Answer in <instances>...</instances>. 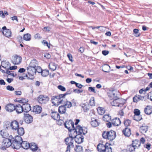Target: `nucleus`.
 <instances>
[{"label": "nucleus", "instance_id": "obj_1", "mask_svg": "<svg viewBox=\"0 0 152 152\" xmlns=\"http://www.w3.org/2000/svg\"><path fill=\"white\" fill-rule=\"evenodd\" d=\"M65 127L71 132L69 135L72 134L73 135H76V129L74 127V123L72 120L66 121L64 123ZM69 136V137L70 138Z\"/></svg>", "mask_w": 152, "mask_h": 152}, {"label": "nucleus", "instance_id": "obj_2", "mask_svg": "<svg viewBox=\"0 0 152 152\" xmlns=\"http://www.w3.org/2000/svg\"><path fill=\"white\" fill-rule=\"evenodd\" d=\"M70 138H67L65 140L66 144L68 145L67 147V149L66 151V152H70V148L73 147V139H75V141L76 142L75 138H76V135H73L72 134L70 135Z\"/></svg>", "mask_w": 152, "mask_h": 152}, {"label": "nucleus", "instance_id": "obj_3", "mask_svg": "<svg viewBox=\"0 0 152 152\" xmlns=\"http://www.w3.org/2000/svg\"><path fill=\"white\" fill-rule=\"evenodd\" d=\"M102 136L104 139L113 140L115 137L116 133L114 131L112 130L110 131H104L102 134Z\"/></svg>", "mask_w": 152, "mask_h": 152}, {"label": "nucleus", "instance_id": "obj_4", "mask_svg": "<svg viewBox=\"0 0 152 152\" xmlns=\"http://www.w3.org/2000/svg\"><path fill=\"white\" fill-rule=\"evenodd\" d=\"M107 95L111 100H114L118 98L120 94L118 91L115 90H112L108 91L107 92Z\"/></svg>", "mask_w": 152, "mask_h": 152}, {"label": "nucleus", "instance_id": "obj_5", "mask_svg": "<svg viewBox=\"0 0 152 152\" xmlns=\"http://www.w3.org/2000/svg\"><path fill=\"white\" fill-rule=\"evenodd\" d=\"M11 139L12 141V145L14 146V148H15L16 146H21V144L23 141L22 138L21 137L16 136L14 138L12 136Z\"/></svg>", "mask_w": 152, "mask_h": 152}, {"label": "nucleus", "instance_id": "obj_6", "mask_svg": "<svg viewBox=\"0 0 152 152\" xmlns=\"http://www.w3.org/2000/svg\"><path fill=\"white\" fill-rule=\"evenodd\" d=\"M12 135L9 137V138L4 139L2 142V145L4 146L2 147L3 149H5V147L8 148L11 145H12V140L11 139Z\"/></svg>", "mask_w": 152, "mask_h": 152}, {"label": "nucleus", "instance_id": "obj_7", "mask_svg": "<svg viewBox=\"0 0 152 152\" xmlns=\"http://www.w3.org/2000/svg\"><path fill=\"white\" fill-rule=\"evenodd\" d=\"M124 99L119 97L117 99L113 100V101L111 102V104L112 106L121 107L124 105Z\"/></svg>", "mask_w": 152, "mask_h": 152}, {"label": "nucleus", "instance_id": "obj_8", "mask_svg": "<svg viewBox=\"0 0 152 152\" xmlns=\"http://www.w3.org/2000/svg\"><path fill=\"white\" fill-rule=\"evenodd\" d=\"M48 97L46 95H40L37 98V100L39 103L42 104H46L49 100Z\"/></svg>", "mask_w": 152, "mask_h": 152}, {"label": "nucleus", "instance_id": "obj_9", "mask_svg": "<svg viewBox=\"0 0 152 152\" xmlns=\"http://www.w3.org/2000/svg\"><path fill=\"white\" fill-rule=\"evenodd\" d=\"M22 58L19 56L15 55L12 57L11 62L15 65H18L21 62Z\"/></svg>", "mask_w": 152, "mask_h": 152}, {"label": "nucleus", "instance_id": "obj_10", "mask_svg": "<svg viewBox=\"0 0 152 152\" xmlns=\"http://www.w3.org/2000/svg\"><path fill=\"white\" fill-rule=\"evenodd\" d=\"M78 130L77 133H78V134L85 135L87 132V129L85 127H82L79 125L77 126V130Z\"/></svg>", "mask_w": 152, "mask_h": 152}, {"label": "nucleus", "instance_id": "obj_11", "mask_svg": "<svg viewBox=\"0 0 152 152\" xmlns=\"http://www.w3.org/2000/svg\"><path fill=\"white\" fill-rule=\"evenodd\" d=\"M65 94H61L57 96L58 99V105L61 104H64L66 99L65 98Z\"/></svg>", "mask_w": 152, "mask_h": 152}, {"label": "nucleus", "instance_id": "obj_12", "mask_svg": "<svg viewBox=\"0 0 152 152\" xmlns=\"http://www.w3.org/2000/svg\"><path fill=\"white\" fill-rule=\"evenodd\" d=\"M108 144L106 143L105 145L101 143H99L97 145V149L98 151L99 152H104Z\"/></svg>", "mask_w": 152, "mask_h": 152}, {"label": "nucleus", "instance_id": "obj_13", "mask_svg": "<svg viewBox=\"0 0 152 152\" xmlns=\"http://www.w3.org/2000/svg\"><path fill=\"white\" fill-rule=\"evenodd\" d=\"M10 125L12 130L13 131L16 130L19 127L18 123L16 121H12Z\"/></svg>", "mask_w": 152, "mask_h": 152}, {"label": "nucleus", "instance_id": "obj_14", "mask_svg": "<svg viewBox=\"0 0 152 152\" xmlns=\"http://www.w3.org/2000/svg\"><path fill=\"white\" fill-rule=\"evenodd\" d=\"M24 119L26 123L29 124L32 122L33 117L29 114H25L24 117Z\"/></svg>", "mask_w": 152, "mask_h": 152}, {"label": "nucleus", "instance_id": "obj_15", "mask_svg": "<svg viewBox=\"0 0 152 152\" xmlns=\"http://www.w3.org/2000/svg\"><path fill=\"white\" fill-rule=\"evenodd\" d=\"M145 99V96L139 95H136L133 98V102H137L140 101H143Z\"/></svg>", "mask_w": 152, "mask_h": 152}, {"label": "nucleus", "instance_id": "obj_16", "mask_svg": "<svg viewBox=\"0 0 152 152\" xmlns=\"http://www.w3.org/2000/svg\"><path fill=\"white\" fill-rule=\"evenodd\" d=\"M15 106L12 104H8L6 105L5 109L7 111L9 112H11L15 110Z\"/></svg>", "mask_w": 152, "mask_h": 152}, {"label": "nucleus", "instance_id": "obj_17", "mask_svg": "<svg viewBox=\"0 0 152 152\" xmlns=\"http://www.w3.org/2000/svg\"><path fill=\"white\" fill-rule=\"evenodd\" d=\"M26 70L28 75L31 76H34L36 74L35 68L28 67Z\"/></svg>", "mask_w": 152, "mask_h": 152}, {"label": "nucleus", "instance_id": "obj_18", "mask_svg": "<svg viewBox=\"0 0 152 152\" xmlns=\"http://www.w3.org/2000/svg\"><path fill=\"white\" fill-rule=\"evenodd\" d=\"M50 114L52 118L55 120H59L60 118V116L59 115L57 112H55L53 111Z\"/></svg>", "mask_w": 152, "mask_h": 152}, {"label": "nucleus", "instance_id": "obj_19", "mask_svg": "<svg viewBox=\"0 0 152 152\" xmlns=\"http://www.w3.org/2000/svg\"><path fill=\"white\" fill-rule=\"evenodd\" d=\"M80 106L82 107V110L84 112H87L89 109V105L88 103L81 104Z\"/></svg>", "mask_w": 152, "mask_h": 152}, {"label": "nucleus", "instance_id": "obj_20", "mask_svg": "<svg viewBox=\"0 0 152 152\" xmlns=\"http://www.w3.org/2000/svg\"><path fill=\"white\" fill-rule=\"evenodd\" d=\"M42 107L38 105H36L34 106L33 108V112L35 113H40L42 111Z\"/></svg>", "mask_w": 152, "mask_h": 152}, {"label": "nucleus", "instance_id": "obj_21", "mask_svg": "<svg viewBox=\"0 0 152 152\" xmlns=\"http://www.w3.org/2000/svg\"><path fill=\"white\" fill-rule=\"evenodd\" d=\"M123 133L126 137H129L131 134V131L130 129L126 127L122 131Z\"/></svg>", "mask_w": 152, "mask_h": 152}, {"label": "nucleus", "instance_id": "obj_22", "mask_svg": "<svg viewBox=\"0 0 152 152\" xmlns=\"http://www.w3.org/2000/svg\"><path fill=\"white\" fill-rule=\"evenodd\" d=\"M22 106L23 111L25 112H28L31 110V107L30 104L28 103L23 104Z\"/></svg>", "mask_w": 152, "mask_h": 152}, {"label": "nucleus", "instance_id": "obj_23", "mask_svg": "<svg viewBox=\"0 0 152 152\" xmlns=\"http://www.w3.org/2000/svg\"><path fill=\"white\" fill-rule=\"evenodd\" d=\"M23 109L22 106L20 104L16 105L15 106V110H16V112L18 114L20 113L23 111Z\"/></svg>", "mask_w": 152, "mask_h": 152}, {"label": "nucleus", "instance_id": "obj_24", "mask_svg": "<svg viewBox=\"0 0 152 152\" xmlns=\"http://www.w3.org/2000/svg\"><path fill=\"white\" fill-rule=\"evenodd\" d=\"M144 111L147 115L151 114L152 113V107L151 106H147L144 109Z\"/></svg>", "mask_w": 152, "mask_h": 152}, {"label": "nucleus", "instance_id": "obj_25", "mask_svg": "<svg viewBox=\"0 0 152 152\" xmlns=\"http://www.w3.org/2000/svg\"><path fill=\"white\" fill-rule=\"evenodd\" d=\"M113 125L115 126H118L121 123V121L119 118H115L113 119L112 121Z\"/></svg>", "mask_w": 152, "mask_h": 152}, {"label": "nucleus", "instance_id": "obj_26", "mask_svg": "<svg viewBox=\"0 0 152 152\" xmlns=\"http://www.w3.org/2000/svg\"><path fill=\"white\" fill-rule=\"evenodd\" d=\"M38 66V61L35 59L32 60L29 65L28 67L36 68Z\"/></svg>", "mask_w": 152, "mask_h": 152}, {"label": "nucleus", "instance_id": "obj_27", "mask_svg": "<svg viewBox=\"0 0 152 152\" xmlns=\"http://www.w3.org/2000/svg\"><path fill=\"white\" fill-rule=\"evenodd\" d=\"M0 134L1 136L4 139L9 138V134L5 130H2L0 131Z\"/></svg>", "mask_w": 152, "mask_h": 152}, {"label": "nucleus", "instance_id": "obj_28", "mask_svg": "<svg viewBox=\"0 0 152 152\" xmlns=\"http://www.w3.org/2000/svg\"><path fill=\"white\" fill-rule=\"evenodd\" d=\"M21 146L24 149H27L30 147V144L27 141H22L21 144Z\"/></svg>", "mask_w": 152, "mask_h": 152}, {"label": "nucleus", "instance_id": "obj_29", "mask_svg": "<svg viewBox=\"0 0 152 152\" xmlns=\"http://www.w3.org/2000/svg\"><path fill=\"white\" fill-rule=\"evenodd\" d=\"M1 64L2 66L8 70L9 69L10 66H11V64L9 62L6 61H2Z\"/></svg>", "mask_w": 152, "mask_h": 152}, {"label": "nucleus", "instance_id": "obj_30", "mask_svg": "<svg viewBox=\"0 0 152 152\" xmlns=\"http://www.w3.org/2000/svg\"><path fill=\"white\" fill-rule=\"evenodd\" d=\"M77 143L80 144L83 142L84 137L83 136L77 134Z\"/></svg>", "mask_w": 152, "mask_h": 152}, {"label": "nucleus", "instance_id": "obj_31", "mask_svg": "<svg viewBox=\"0 0 152 152\" xmlns=\"http://www.w3.org/2000/svg\"><path fill=\"white\" fill-rule=\"evenodd\" d=\"M102 69L103 71L106 72H110V67L108 64H104L102 66Z\"/></svg>", "mask_w": 152, "mask_h": 152}, {"label": "nucleus", "instance_id": "obj_32", "mask_svg": "<svg viewBox=\"0 0 152 152\" xmlns=\"http://www.w3.org/2000/svg\"><path fill=\"white\" fill-rule=\"evenodd\" d=\"M91 120V124L93 127H95L99 126V123L96 119L93 118Z\"/></svg>", "mask_w": 152, "mask_h": 152}, {"label": "nucleus", "instance_id": "obj_33", "mask_svg": "<svg viewBox=\"0 0 152 152\" xmlns=\"http://www.w3.org/2000/svg\"><path fill=\"white\" fill-rule=\"evenodd\" d=\"M132 144L136 148H138L140 147L141 143L140 142L139 140H133L132 141Z\"/></svg>", "mask_w": 152, "mask_h": 152}, {"label": "nucleus", "instance_id": "obj_34", "mask_svg": "<svg viewBox=\"0 0 152 152\" xmlns=\"http://www.w3.org/2000/svg\"><path fill=\"white\" fill-rule=\"evenodd\" d=\"M66 111V109L65 106L61 105L59 107L58 112L61 114H64Z\"/></svg>", "mask_w": 152, "mask_h": 152}, {"label": "nucleus", "instance_id": "obj_35", "mask_svg": "<svg viewBox=\"0 0 152 152\" xmlns=\"http://www.w3.org/2000/svg\"><path fill=\"white\" fill-rule=\"evenodd\" d=\"M57 65L55 63L53 62L50 63L49 65V68L52 71H54L57 68Z\"/></svg>", "mask_w": 152, "mask_h": 152}, {"label": "nucleus", "instance_id": "obj_36", "mask_svg": "<svg viewBox=\"0 0 152 152\" xmlns=\"http://www.w3.org/2000/svg\"><path fill=\"white\" fill-rule=\"evenodd\" d=\"M148 129V127L147 126H142L140 128V131L141 133L143 134L147 132Z\"/></svg>", "mask_w": 152, "mask_h": 152}, {"label": "nucleus", "instance_id": "obj_37", "mask_svg": "<svg viewBox=\"0 0 152 152\" xmlns=\"http://www.w3.org/2000/svg\"><path fill=\"white\" fill-rule=\"evenodd\" d=\"M32 151H37L38 149L37 146L36 145V143L32 142L30 144V148Z\"/></svg>", "mask_w": 152, "mask_h": 152}, {"label": "nucleus", "instance_id": "obj_38", "mask_svg": "<svg viewBox=\"0 0 152 152\" xmlns=\"http://www.w3.org/2000/svg\"><path fill=\"white\" fill-rule=\"evenodd\" d=\"M16 130L18 134L20 136H22L25 133L23 127H19Z\"/></svg>", "mask_w": 152, "mask_h": 152}, {"label": "nucleus", "instance_id": "obj_39", "mask_svg": "<svg viewBox=\"0 0 152 152\" xmlns=\"http://www.w3.org/2000/svg\"><path fill=\"white\" fill-rule=\"evenodd\" d=\"M3 33L6 37H10L11 35V32L10 29L5 30L3 31Z\"/></svg>", "mask_w": 152, "mask_h": 152}, {"label": "nucleus", "instance_id": "obj_40", "mask_svg": "<svg viewBox=\"0 0 152 152\" xmlns=\"http://www.w3.org/2000/svg\"><path fill=\"white\" fill-rule=\"evenodd\" d=\"M52 102L54 105H58V99L57 96H53L51 98Z\"/></svg>", "mask_w": 152, "mask_h": 152}, {"label": "nucleus", "instance_id": "obj_41", "mask_svg": "<svg viewBox=\"0 0 152 152\" xmlns=\"http://www.w3.org/2000/svg\"><path fill=\"white\" fill-rule=\"evenodd\" d=\"M97 112L99 114L103 115L105 112V110L102 107H99L98 108Z\"/></svg>", "mask_w": 152, "mask_h": 152}, {"label": "nucleus", "instance_id": "obj_42", "mask_svg": "<svg viewBox=\"0 0 152 152\" xmlns=\"http://www.w3.org/2000/svg\"><path fill=\"white\" fill-rule=\"evenodd\" d=\"M23 39L27 41H28L31 39V35L29 34H25L23 37Z\"/></svg>", "mask_w": 152, "mask_h": 152}, {"label": "nucleus", "instance_id": "obj_43", "mask_svg": "<svg viewBox=\"0 0 152 152\" xmlns=\"http://www.w3.org/2000/svg\"><path fill=\"white\" fill-rule=\"evenodd\" d=\"M111 119V116L109 115H105L103 117V120L106 122H109Z\"/></svg>", "mask_w": 152, "mask_h": 152}, {"label": "nucleus", "instance_id": "obj_44", "mask_svg": "<svg viewBox=\"0 0 152 152\" xmlns=\"http://www.w3.org/2000/svg\"><path fill=\"white\" fill-rule=\"evenodd\" d=\"M133 118L137 121H139L142 119V115H134L133 117Z\"/></svg>", "mask_w": 152, "mask_h": 152}, {"label": "nucleus", "instance_id": "obj_45", "mask_svg": "<svg viewBox=\"0 0 152 152\" xmlns=\"http://www.w3.org/2000/svg\"><path fill=\"white\" fill-rule=\"evenodd\" d=\"M49 72L48 70H42L41 72V75L44 77H46L49 74Z\"/></svg>", "mask_w": 152, "mask_h": 152}, {"label": "nucleus", "instance_id": "obj_46", "mask_svg": "<svg viewBox=\"0 0 152 152\" xmlns=\"http://www.w3.org/2000/svg\"><path fill=\"white\" fill-rule=\"evenodd\" d=\"M139 31L138 29H134L133 30V32L134 35L135 37H139L140 35V33L139 32Z\"/></svg>", "mask_w": 152, "mask_h": 152}, {"label": "nucleus", "instance_id": "obj_47", "mask_svg": "<svg viewBox=\"0 0 152 152\" xmlns=\"http://www.w3.org/2000/svg\"><path fill=\"white\" fill-rule=\"evenodd\" d=\"M136 148L134 147L133 145L132 144L129 145L128 146V150L129 151L132 152L135 151Z\"/></svg>", "mask_w": 152, "mask_h": 152}, {"label": "nucleus", "instance_id": "obj_48", "mask_svg": "<svg viewBox=\"0 0 152 152\" xmlns=\"http://www.w3.org/2000/svg\"><path fill=\"white\" fill-rule=\"evenodd\" d=\"M131 122V120L129 119H126L124 121V124L125 126L127 127L130 125Z\"/></svg>", "mask_w": 152, "mask_h": 152}, {"label": "nucleus", "instance_id": "obj_49", "mask_svg": "<svg viewBox=\"0 0 152 152\" xmlns=\"http://www.w3.org/2000/svg\"><path fill=\"white\" fill-rule=\"evenodd\" d=\"M89 103L91 106H94L95 105L94 102V97H92L90 100Z\"/></svg>", "mask_w": 152, "mask_h": 152}, {"label": "nucleus", "instance_id": "obj_50", "mask_svg": "<svg viewBox=\"0 0 152 152\" xmlns=\"http://www.w3.org/2000/svg\"><path fill=\"white\" fill-rule=\"evenodd\" d=\"M83 147L79 145H77V152H83Z\"/></svg>", "mask_w": 152, "mask_h": 152}, {"label": "nucleus", "instance_id": "obj_51", "mask_svg": "<svg viewBox=\"0 0 152 152\" xmlns=\"http://www.w3.org/2000/svg\"><path fill=\"white\" fill-rule=\"evenodd\" d=\"M76 91V89H73L72 88H71L66 93L64 94H65V96L66 95L70 94L72 93L73 91L74 92H75Z\"/></svg>", "mask_w": 152, "mask_h": 152}, {"label": "nucleus", "instance_id": "obj_52", "mask_svg": "<svg viewBox=\"0 0 152 152\" xmlns=\"http://www.w3.org/2000/svg\"><path fill=\"white\" fill-rule=\"evenodd\" d=\"M64 104H64V105L66 107L69 108L71 107L72 105V104L70 102L66 101H65V103Z\"/></svg>", "mask_w": 152, "mask_h": 152}, {"label": "nucleus", "instance_id": "obj_53", "mask_svg": "<svg viewBox=\"0 0 152 152\" xmlns=\"http://www.w3.org/2000/svg\"><path fill=\"white\" fill-rule=\"evenodd\" d=\"M42 70L41 68L39 66H38L37 67L35 68L36 73L37 72L38 73H41Z\"/></svg>", "mask_w": 152, "mask_h": 152}, {"label": "nucleus", "instance_id": "obj_54", "mask_svg": "<svg viewBox=\"0 0 152 152\" xmlns=\"http://www.w3.org/2000/svg\"><path fill=\"white\" fill-rule=\"evenodd\" d=\"M42 44L47 46L49 48L50 47V44H48V42L45 40H43L42 42Z\"/></svg>", "mask_w": 152, "mask_h": 152}, {"label": "nucleus", "instance_id": "obj_55", "mask_svg": "<svg viewBox=\"0 0 152 152\" xmlns=\"http://www.w3.org/2000/svg\"><path fill=\"white\" fill-rule=\"evenodd\" d=\"M9 123L8 122H6L4 123V128L5 129H7L8 128H10V126Z\"/></svg>", "mask_w": 152, "mask_h": 152}, {"label": "nucleus", "instance_id": "obj_56", "mask_svg": "<svg viewBox=\"0 0 152 152\" xmlns=\"http://www.w3.org/2000/svg\"><path fill=\"white\" fill-rule=\"evenodd\" d=\"M134 115H140V111L138 109H135L134 111Z\"/></svg>", "mask_w": 152, "mask_h": 152}, {"label": "nucleus", "instance_id": "obj_57", "mask_svg": "<svg viewBox=\"0 0 152 152\" xmlns=\"http://www.w3.org/2000/svg\"><path fill=\"white\" fill-rule=\"evenodd\" d=\"M58 89L61 90L62 91H66L65 88L64 87L61 85H59V86H58Z\"/></svg>", "mask_w": 152, "mask_h": 152}, {"label": "nucleus", "instance_id": "obj_58", "mask_svg": "<svg viewBox=\"0 0 152 152\" xmlns=\"http://www.w3.org/2000/svg\"><path fill=\"white\" fill-rule=\"evenodd\" d=\"M6 89L7 90L11 91H13L14 89V88L12 86L9 85L7 86Z\"/></svg>", "mask_w": 152, "mask_h": 152}, {"label": "nucleus", "instance_id": "obj_59", "mask_svg": "<svg viewBox=\"0 0 152 152\" xmlns=\"http://www.w3.org/2000/svg\"><path fill=\"white\" fill-rule=\"evenodd\" d=\"M104 152H112V150L111 148L109 147L107 145L106 147Z\"/></svg>", "mask_w": 152, "mask_h": 152}, {"label": "nucleus", "instance_id": "obj_60", "mask_svg": "<svg viewBox=\"0 0 152 152\" xmlns=\"http://www.w3.org/2000/svg\"><path fill=\"white\" fill-rule=\"evenodd\" d=\"M88 91L91 92L96 93L94 87H88Z\"/></svg>", "mask_w": 152, "mask_h": 152}, {"label": "nucleus", "instance_id": "obj_61", "mask_svg": "<svg viewBox=\"0 0 152 152\" xmlns=\"http://www.w3.org/2000/svg\"><path fill=\"white\" fill-rule=\"evenodd\" d=\"M34 37L36 39H41L42 38V37L40 35V34L39 33H37L36 34L34 35Z\"/></svg>", "mask_w": 152, "mask_h": 152}, {"label": "nucleus", "instance_id": "obj_62", "mask_svg": "<svg viewBox=\"0 0 152 152\" xmlns=\"http://www.w3.org/2000/svg\"><path fill=\"white\" fill-rule=\"evenodd\" d=\"M148 98L150 99V100L152 101V91L149 92L148 95Z\"/></svg>", "mask_w": 152, "mask_h": 152}, {"label": "nucleus", "instance_id": "obj_63", "mask_svg": "<svg viewBox=\"0 0 152 152\" xmlns=\"http://www.w3.org/2000/svg\"><path fill=\"white\" fill-rule=\"evenodd\" d=\"M99 30L101 32H103L105 31L106 30V28H105L104 26H100Z\"/></svg>", "mask_w": 152, "mask_h": 152}, {"label": "nucleus", "instance_id": "obj_64", "mask_svg": "<svg viewBox=\"0 0 152 152\" xmlns=\"http://www.w3.org/2000/svg\"><path fill=\"white\" fill-rule=\"evenodd\" d=\"M151 145L150 144H147L144 145V147L146 148L148 150H149L151 148Z\"/></svg>", "mask_w": 152, "mask_h": 152}]
</instances>
